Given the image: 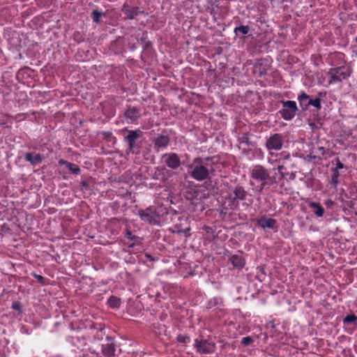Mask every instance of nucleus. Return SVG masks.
Here are the masks:
<instances>
[{
  "label": "nucleus",
  "instance_id": "obj_1",
  "mask_svg": "<svg viewBox=\"0 0 357 357\" xmlns=\"http://www.w3.org/2000/svg\"><path fill=\"white\" fill-rule=\"evenodd\" d=\"M250 185L257 184V190L259 192L278 183L277 174L272 176L271 169L261 165H255L250 169Z\"/></svg>",
  "mask_w": 357,
  "mask_h": 357
},
{
  "label": "nucleus",
  "instance_id": "obj_2",
  "mask_svg": "<svg viewBox=\"0 0 357 357\" xmlns=\"http://www.w3.org/2000/svg\"><path fill=\"white\" fill-rule=\"evenodd\" d=\"M213 159L214 157L210 156L194 158L192 164L188 166L189 169H191V171L189 172L190 177L197 181L211 179L215 174Z\"/></svg>",
  "mask_w": 357,
  "mask_h": 357
},
{
  "label": "nucleus",
  "instance_id": "obj_3",
  "mask_svg": "<svg viewBox=\"0 0 357 357\" xmlns=\"http://www.w3.org/2000/svg\"><path fill=\"white\" fill-rule=\"evenodd\" d=\"M229 190V192H228L226 199L231 208L238 207L240 204L246 206L252 204V199H250L251 195L243 185L237 184L234 187H230Z\"/></svg>",
  "mask_w": 357,
  "mask_h": 357
},
{
  "label": "nucleus",
  "instance_id": "obj_4",
  "mask_svg": "<svg viewBox=\"0 0 357 357\" xmlns=\"http://www.w3.org/2000/svg\"><path fill=\"white\" fill-rule=\"evenodd\" d=\"M353 74V68L350 65H343L331 68L327 71L329 76L328 84L340 83L348 79Z\"/></svg>",
  "mask_w": 357,
  "mask_h": 357
},
{
  "label": "nucleus",
  "instance_id": "obj_5",
  "mask_svg": "<svg viewBox=\"0 0 357 357\" xmlns=\"http://www.w3.org/2000/svg\"><path fill=\"white\" fill-rule=\"evenodd\" d=\"M128 135L124 137L123 140L128 145L126 149V154L132 153L138 155L140 153L142 145L138 142L139 139L143 137V132L139 129L128 130L125 129Z\"/></svg>",
  "mask_w": 357,
  "mask_h": 357
},
{
  "label": "nucleus",
  "instance_id": "obj_6",
  "mask_svg": "<svg viewBox=\"0 0 357 357\" xmlns=\"http://www.w3.org/2000/svg\"><path fill=\"white\" fill-rule=\"evenodd\" d=\"M142 116V107L141 106L126 105L123 116L127 123L137 124Z\"/></svg>",
  "mask_w": 357,
  "mask_h": 357
},
{
  "label": "nucleus",
  "instance_id": "obj_7",
  "mask_svg": "<svg viewBox=\"0 0 357 357\" xmlns=\"http://www.w3.org/2000/svg\"><path fill=\"white\" fill-rule=\"evenodd\" d=\"M282 108L278 112L285 121L292 120L298 110L296 102L294 100H281Z\"/></svg>",
  "mask_w": 357,
  "mask_h": 357
},
{
  "label": "nucleus",
  "instance_id": "obj_8",
  "mask_svg": "<svg viewBox=\"0 0 357 357\" xmlns=\"http://www.w3.org/2000/svg\"><path fill=\"white\" fill-rule=\"evenodd\" d=\"M284 139L282 134L275 133L266 138L265 147L268 151H280L282 149Z\"/></svg>",
  "mask_w": 357,
  "mask_h": 357
},
{
  "label": "nucleus",
  "instance_id": "obj_9",
  "mask_svg": "<svg viewBox=\"0 0 357 357\" xmlns=\"http://www.w3.org/2000/svg\"><path fill=\"white\" fill-rule=\"evenodd\" d=\"M137 215L142 221L148 222L150 225H155L158 223L156 220V218L159 217V214L154 206H149L145 209H139L137 212Z\"/></svg>",
  "mask_w": 357,
  "mask_h": 357
},
{
  "label": "nucleus",
  "instance_id": "obj_10",
  "mask_svg": "<svg viewBox=\"0 0 357 357\" xmlns=\"http://www.w3.org/2000/svg\"><path fill=\"white\" fill-rule=\"evenodd\" d=\"M194 347L198 353L201 354H210L214 352L215 344L207 340L195 339Z\"/></svg>",
  "mask_w": 357,
  "mask_h": 357
},
{
  "label": "nucleus",
  "instance_id": "obj_11",
  "mask_svg": "<svg viewBox=\"0 0 357 357\" xmlns=\"http://www.w3.org/2000/svg\"><path fill=\"white\" fill-rule=\"evenodd\" d=\"M162 160L171 169H177L181 164L180 158L176 153H167L162 155Z\"/></svg>",
  "mask_w": 357,
  "mask_h": 357
},
{
  "label": "nucleus",
  "instance_id": "obj_12",
  "mask_svg": "<svg viewBox=\"0 0 357 357\" xmlns=\"http://www.w3.org/2000/svg\"><path fill=\"white\" fill-rule=\"evenodd\" d=\"M153 145V149L158 153L167 148L169 144V137L167 135L160 134L158 136L151 139Z\"/></svg>",
  "mask_w": 357,
  "mask_h": 357
},
{
  "label": "nucleus",
  "instance_id": "obj_13",
  "mask_svg": "<svg viewBox=\"0 0 357 357\" xmlns=\"http://www.w3.org/2000/svg\"><path fill=\"white\" fill-rule=\"evenodd\" d=\"M178 220L180 221V223H176L174 225V228L176 229V232L177 234H183L186 236H189L190 227L189 225V220L187 217L184 215L178 216Z\"/></svg>",
  "mask_w": 357,
  "mask_h": 357
},
{
  "label": "nucleus",
  "instance_id": "obj_14",
  "mask_svg": "<svg viewBox=\"0 0 357 357\" xmlns=\"http://www.w3.org/2000/svg\"><path fill=\"white\" fill-rule=\"evenodd\" d=\"M106 339L108 342L102 344L101 347V352L105 357H115L116 346L113 342V339L107 336Z\"/></svg>",
  "mask_w": 357,
  "mask_h": 357
},
{
  "label": "nucleus",
  "instance_id": "obj_15",
  "mask_svg": "<svg viewBox=\"0 0 357 357\" xmlns=\"http://www.w3.org/2000/svg\"><path fill=\"white\" fill-rule=\"evenodd\" d=\"M257 225L262 229H277V221L275 219L262 216L256 220Z\"/></svg>",
  "mask_w": 357,
  "mask_h": 357
},
{
  "label": "nucleus",
  "instance_id": "obj_16",
  "mask_svg": "<svg viewBox=\"0 0 357 357\" xmlns=\"http://www.w3.org/2000/svg\"><path fill=\"white\" fill-rule=\"evenodd\" d=\"M224 306V301L222 298L220 297H214L211 298L208 302L206 305L207 309H211L213 307H215L217 311L220 312V314H219V317H221L223 315V308Z\"/></svg>",
  "mask_w": 357,
  "mask_h": 357
},
{
  "label": "nucleus",
  "instance_id": "obj_17",
  "mask_svg": "<svg viewBox=\"0 0 357 357\" xmlns=\"http://www.w3.org/2000/svg\"><path fill=\"white\" fill-rule=\"evenodd\" d=\"M326 91H319L317 93V96L314 99H310L307 102L305 108H308L309 106H313L317 109L319 110L321 108V100L326 98Z\"/></svg>",
  "mask_w": 357,
  "mask_h": 357
},
{
  "label": "nucleus",
  "instance_id": "obj_18",
  "mask_svg": "<svg viewBox=\"0 0 357 357\" xmlns=\"http://www.w3.org/2000/svg\"><path fill=\"white\" fill-rule=\"evenodd\" d=\"M24 158L33 166L40 164L44 160V157L41 154L33 152L26 153L24 155Z\"/></svg>",
  "mask_w": 357,
  "mask_h": 357
},
{
  "label": "nucleus",
  "instance_id": "obj_19",
  "mask_svg": "<svg viewBox=\"0 0 357 357\" xmlns=\"http://www.w3.org/2000/svg\"><path fill=\"white\" fill-rule=\"evenodd\" d=\"M268 65L265 63L263 60L257 61L254 67V73L259 77H262L267 74Z\"/></svg>",
  "mask_w": 357,
  "mask_h": 357
},
{
  "label": "nucleus",
  "instance_id": "obj_20",
  "mask_svg": "<svg viewBox=\"0 0 357 357\" xmlns=\"http://www.w3.org/2000/svg\"><path fill=\"white\" fill-rule=\"evenodd\" d=\"M277 169L280 174V179L285 178L292 181L296 178V172H287V166L284 164L278 166Z\"/></svg>",
  "mask_w": 357,
  "mask_h": 357
},
{
  "label": "nucleus",
  "instance_id": "obj_21",
  "mask_svg": "<svg viewBox=\"0 0 357 357\" xmlns=\"http://www.w3.org/2000/svg\"><path fill=\"white\" fill-rule=\"evenodd\" d=\"M70 342L71 344L77 348L78 349L83 351L86 346V340L84 337L82 336H73L70 337Z\"/></svg>",
  "mask_w": 357,
  "mask_h": 357
},
{
  "label": "nucleus",
  "instance_id": "obj_22",
  "mask_svg": "<svg viewBox=\"0 0 357 357\" xmlns=\"http://www.w3.org/2000/svg\"><path fill=\"white\" fill-rule=\"evenodd\" d=\"M308 206L316 217L321 218L324 216L325 210L320 203L310 202Z\"/></svg>",
  "mask_w": 357,
  "mask_h": 357
},
{
  "label": "nucleus",
  "instance_id": "obj_23",
  "mask_svg": "<svg viewBox=\"0 0 357 357\" xmlns=\"http://www.w3.org/2000/svg\"><path fill=\"white\" fill-rule=\"evenodd\" d=\"M250 31V28L249 26L241 24L234 29V32L236 37L245 38L247 36H251V34L249 33Z\"/></svg>",
  "mask_w": 357,
  "mask_h": 357
},
{
  "label": "nucleus",
  "instance_id": "obj_24",
  "mask_svg": "<svg viewBox=\"0 0 357 357\" xmlns=\"http://www.w3.org/2000/svg\"><path fill=\"white\" fill-rule=\"evenodd\" d=\"M59 165H64L66 166L68 170L73 174H75V175H77V174H79L80 172H81V169L79 167L78 165H77L76 164H74V163H72V162H70L67 160H65L63 159H60L58 162Z\"/></svg>",
  "mask_w": 357,
  "mask_h": 357
},
{
  "label": "nucleus",
  "instance_id": "obj_25",
  "mask_svg": "<svg viewBox=\"0 0 357 357\" xmlns=\"http://www.w3.org/2000/svg\"><path fill=\"white\" fill-rule=\"evenodd\" d=\"M229 260L234 268L241 269L245 266V260L241 255H234Z\"/></svg>",
  "mask_w": 357,
  "mask_h": 357
},
{
  "label": "nucleus",
  "instance_id": "obj_26",
  "mask_svg": "<svg viewBox=\"0 0 357 357\" xmlns=\"http://www.w3.org/2000/svg\"><path fill=\"white\" fill-rule=\"evenodd\" d=\"M144 13V11L139 7L130 8L129 10H126V16L127 19L133 20L138 15Z\"/></svg>",
  "mask_w": 357,
  "mask_h": 357
},
{
  "label": "nucleus",
  "instance_id": "obj_27",
  "mask_svg": "<svg viewBox=\"0 0 357 357\" xmlns=\"http://www.w3.org/2000/svg\"><path fill=\"white\" fill-rule=\"evenodd\" d=\"M342 323L344 326L352 325L354 327H357V316H356L354 313L347 314L345 317L343 318Z\"/></svg>",
  "mask_w": 357,
  "mask_h": 357
},
{
  "label": "nucleus",
  "instance_id": "obj_28",
  "mask_svg": "<svg viewBox=\"0 0 357 357\" xmlns=\"http://www.w3.org/2000/svg\"><path fill=\"white\" fill-rule=\"evenodd\" d=\"M102 135V139L107 143H111L113 146L116 144L117 139L115 136L113 135L112 132L109 131H102L100 132Z\"/></svg>",
  "mask_w": 357,
  "mask_h": 357
},
{
  "label": "nucleus",
  "instance_id": "obj_29",
  "mask_svg": "<svg viewBox=\"0 0 357 357\" xmlns=\"http://www.w3.org/2000/svg\"><path fill=\"white\" fill-rule=\"evenodd\" d=\"M297 99L303 110L307 109V108H305V105L307 102L310 100V96L306 94L304 91H301L298 94Z\"/></svg>",
  "mask_w": 357,
  "mask_h": 357
},
{
  "label": "nucleus",
  "instance_id": "obj_30",
  "mask_svg": "<svg viewBox=\"0 0 357 357\" xmlns=\"http://www.w3.org/2000/svg\"><path fill=\"white\" fill-rule=\"evenodd\" d=\"M107 304L110 307L118 308L121 305V299L115 296H111L107 300Z\"/></svg>",
  "mask_w": 357,
  "mask_h": 357
},
{
  "label": "nucleus",
  "instance_id": "obj_31",
  "mask_svg": "<svg viewBox=\"0 0 357 357\" xmlns=\"http://www.w3.org/2000/svg\"><path fill=\"white\" fill-rule=\"evenodd\" d=\"M105 13L98 10H93L91 13V17L93 22L98 24L100 22V18L105 16Z\"/></svg>",
  "mask_w": 357,
  "mask_h": 357
},
{
  "label": "nucleus",
  "instance_id": "obj_32",
  "mask_svg": "<svg viewBox=\"0 0 357 357\" xmlns=\"http://www.w3.org/2000/svg\"><path fill=\"white\" fill-rule=\"evenodd\" d=\"M138 41H139L142 44L144 50L148 48L151 45V43L149 40H148L146 32L142 33V36L140 37Z\"/></svg>",
  "mask_w": 357,
  "mask_h": 357
},
{
  "label": "nucleus",
  "instance_id": "obj_33",
  "mask_svg": "<svg viewBox=\"0 0 357 357\" xmlns=\"http://www.w3.org/2000/svg\"><path fill=\"white\" fill-rule=\"evenodd\" d=\"M176 340L178 342L182 344H188L190 342V337L186 334H179L176 337Z\"/></svg>",
  "mask_w": 357,
  "mask_h": 357
},
{
  "label": "nucleus",
  "instance_id": "obj_34",
  "mask_svg": "<svg viewBox=\"0 0 357 357\" xmlns=\"http://www.w3.org/2000/svg\"><path fill=\"white\" fill-rule=\"evenodd\" d=\"M11 308L15 311H17L18 314L22 313V305L20 301H15L11 305Z\"/></svg>",
  "mask_w": 357,
  "mask_h": 357
},
{
  "label": "nucleus",
  "instance_id": "obj_35",
  "mask_svg": "<svg viewBox=\"0 0 357 357\" xmlns=\"http://www.w3.org/2000/svg\"><path fill=\"white\" fill-rule=\"evenodd\" d=\"M332 164L335 165V167H333L334 169H340L346 168V166L340 161L339 158H335L332 161Z\"/></svg>",
  "mask_w": 357,
  "mask_h": 357
},
{
  "label": "nucleus",
  "instance_id": "obj_36",
  "mask_svg": "<svg viewBox=\"0 0 357 357\" xmlns=\"http://www.w3.org/2000/svg\"><path fill=\"white\" fill-rule=\"evenodd\" d=\"M202 230L204 232H206V234H207L208 235H210V236H213L215 231V229L212 227H210V226H208V225H204L202 227Z\"/></svg>",
  "mask_w": 357,
  "mask_h": 357
},
{
  "label": "nucleus",
  "instance_id": "obj_37",
  "mask_svg": "<svg viewBox=\"0 0 357 357\" xmlns=\"http://www.w3.org/2000/svg\"><path fill=\"white\" fill-rule=\"evenodd\" d=\"M239 142L241 144H245L247 145L250 144V137L248 133H243L239 139Z\"/></svg>",
  "mask_w": 357,
  "mask_h": 357
},
{
  "label": "nucleus",
  "instance_id": "obj_38",
  "mask_svg": "<svg viewBox=\"0 0 357 357\" xmlns=\"http://www.w3.org/2000/svg\"><path fill=\"white\" fill-rule=\"evenodd\" d=\"M253 342H254V340L252 337H251L250 336H247V337H244L242 338L241 344L243 346H248Z\"/></svg>",
  "mask_w": 357,
  "mask_h": 357
},
{
  "label": "nucleus",
  "instance_id": "obj_39",
  "mask_svg": "<svg viewBox=\"0 0 357 357\" xmlns=\"http://www.w3.org/2000/svg\"><path fill=\"white\" fill-rule=\"evenodd\" d=\"M32 276L33 278H35L39 283H40L42 284H45L46 283L47 279L45 278H44L43 276H42L40 275H38L36 273H33Z\"/></svg>",
  "mask_w": 357,
  "mask_h": 357
},
{
  "label": "nucleus",
  "instance_id": "obj_40",
  "mask_svg": "<svg viewBox=\"0 0 357 357\" xmlns=\"http://www.w3.org/2000/svg\"><path fill=\"white\" fill-rule=\"evenodd\" d=\"M126 237L128 239L131 240V241H135V240L139 239V237L132 235V232L128 229L126 230Z\"/></svg>",
  "mask_w": 357,
  "mask_h": 357
},
{
  "label": "nucleus",
  "instance_id": "obj_41",
  "mask_svg": "<svg viewBox=\"0 0 357 357\" xmlns=\"http://www.w3.org/2000/svg\"><path fill=\"white\" fill-rule=\"evenodd\" d=\"M340 183V181H339V177H335V176H331V180L330 181V183L331 185H333V188L335 189L337 188V186L338 185V183Z\"/></svg>",
  "mask_w": 357,
  "mask_h": 357
},
{
  "label": "nucleus",
  "instance_id": "obj_42",
  "mask_svg": "<svg viewBox=\"0 0 357 357\" xmlns=\"http://www.w3.org/2000/svg\"><path fill=\"white\" fill-rule=\"evenodd\" d=\"M154 328H158L159 331V334H161L162 332L165 331V326L162 324H158V326H154Z\"/></svg>",
  "mask_w": 357,
  "mask_h": 357
},
{
  "label": "nucleus",
  "instance_id": "obj_43",
  "mask_svg": "<svg viewBox=\"0 0 357 357\" xmlns=\"http://www.w3.org/2000/svg\"><path fill=\"white\" fill-rule=\"evenodd\" d=\"M335 202L332 200V199H327L326 202H325V205L328 207V208H331L332 207L333 205H334Z\"/></svg>",
  "mask_w": 357,
  "mask_h": 357
},
{
  "label": "nucleus",
  "instance_id": "obj_44",
  "mask_svg": "<svg viewBox=\"0 0 357 357\" xmlns=\"http://www.w3.org/2000/svg\"><path fill=\"white\" fill-rule=\"evenodd\" d=\"M331 171H332L331 176H335V177L340 176L339 169L332 168Z\"/></svg>",
  "mask_w": 357,
  "mask_h": 357
},
{
  "label": "nucleus",
  "instance_id": "obj_45",
  "mask_svg": "<svg viewBox=\"0 0 357 357\" xmlns=\"http://www.w3.org/2000/svg\"><path fill=\"white\" fill-rule=\"evenodd\" d=\"M81 185L82 187V189L87 190L89 188V184L88 182L86 181H81Z\"/></svg>",
  "mask_w": 357,
  "mask_h": 357
},
{
  "label": "nucleus",
  "instance_id": "obj_46",
  "mask_svg": "<svg viewBox=\"0 0 357 357\" xmlns=\"http://www.w3.org/2000/svg\"><path fill=\"white\" fill-rule=\"evenodd\" d=\"M129 6L127 3H125L121 8L122 12L126 15V10H129Z\"/></svg>",
  "mask_w": 357,
  "mask_h": 357
},
{
  "label": "nucleus",
  "instance_id": "obj_47",
  "mask_svg": "<svg viewBox=\"0 0 357 357\" xmlns=\"http://www.w3.org/2000/svg\"><path fill=\"white\" fill-rule=\"evenodd\" d=\"M145 257L146 259H149V261H155V259L149 253L145 254Z\"/></svg>",
  "mask_w": 357,
  "mask_h": 357
},
{
  "label": "nucleus",
  "instance_id": "obj_48",
  "mask_svg": "<svg viewBox=\"0 0 357 357\" xmlns=\"http://www.w3.org/2000/svg\"><path fill=\"white\" fill-rule=\"evenodd\" d=\"M96 354H98V353L96 352L95 350H93V351L90 350V353L89 354H86V355H91V356H96Z\"/></svg>",
  "mask_w": 357,
  "mask_h": 357
},
{
  "label": "nucleus",
  "instance_id": "obj_49",
  "mask_svg": "<svg viewBox=\"0 0 357 357\" xmlns=\"http://www.w3.org/2000/svg\"><path fill=\"white\" fill-rule=\"evenodd\" d=\"M98 337L99 336H100V337L102 338V329L100 328L99 331L97 332V335H96Z\"/></svg>",
  "mask_w": 357,
  "mask_h": 357
},
{
  "label": "nucleus",
  "instance_id": "obj_50",
  "mask_svg": "<svg viewBox=\"0 0 357 357\" xmlns=\"http://www.w3.org/2000/svg\"><path fill=\"white\" fill-rule=\"evenodd\" d=\"M319 150L321 151V154H324V153H325L324 148H323V147H319Z\"/></svg>",
  "mask_w": 357,
  "mask_h": 357
},
{
  "label": "nucleus",
  "instance_id": "obj_51",
  "mask_svg": "<svg viewBox=\"0 0 357 357\" xmlns=\"http://www.w3.org/2000/svg\"><path fill=\"white\" fill-rule=\"evenodd\" d=\"M96 355H100V354H96V356H93L91 355H84V357H96Z\"/></svg>",
  "mask_w": 357,
  "mask_h": 357
},
{
  "label": "nucleus",
  "instance_id": "obj_52",
  "mask_svg": "<svg viewBox=\"0 0 357 357\" xmlns=\"http://www.w3.org/2000/svg\"><path fill=\"white\" fill-rule=\"evenodd\" d=\"M289 158H290V155L289 154H287L284 156V160H288Z\"/></svg>",
  "mask_w": 357,
  "mask_h": 357
},
{
  "label": "nucleus",
  "instance_id": "obj_53",
  "mask_svg": "<svg viewBox=\"0 0 357 357\" xmlns=\"http://www.w3.org/2000/svg\"><path fill=\"white\" fill-rule=\"evenodd\" d=\"M134 245H135V243H132V244H130V245H129V248H132V247H134Z\"/></svg>",
  "mask_w": 357,
  "mask_h": 357
},
{
  "label": "nucleus",
  "instance_id": "obj_54",
  "mask_svg": "<svg viewBox=\"0 0 357 357\" xmlns=\"http://www.w3.org/2000/svg\"><path fill=\"white\" fill-rule=\"evenodd\" d=\"M282 1L283 2H284V1H290V2H291L293 0H282Z\"/></svg>",
  "mask_w": 357,
  "mask_h": 357
},
{
  "label": "nucleus",
  "instance_id": "obj_55",
  "mask_svg": "<svg viewBox=\"0 0 357 357\" xmlns=\"http://www.w3.org/2000/svg\"><path fill=\"white\" fill-rule=\"evenodd\" d=\"M96 357H102V356L100 355H96Z\"/></svg>",
  "mask_w": 357,
  "mask_h": 357
},
{
  "label": "nucleus",
  "instance_id": "obj_56",
  "mask_svg": "<svg viewBox=\"0 0 357 357\" xmlns=\"http://www.w3.org/2000/svg\"><path fill=\"white\" fill-rule=\"evenodd\" d=\"M355 40L357 42V36L356 37Z\"/></svg>",
  "mask_w": 357,
  "mask_h": 357
}]
</instances>
